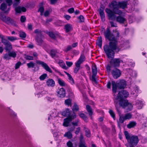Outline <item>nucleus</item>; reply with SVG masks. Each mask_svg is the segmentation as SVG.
Returning a JSON list of instances; mask_svg holds the SVG:
<instances>
[{
  "mask_svg": "<svg viewBox=\"0 0 147 147\" xmlns=\"http://www.w3.org/2000/svg\"><path fill=\"white\" fill-rule=\"evenodd\" d=\"M105 38L108 39L110 42L108 45H105L103 47V50L109 58H114L115 52L118 53L120 49L117 47V40L119 36V33L116 30L112 33L109 28H107L104 32Z\"/></svg>",
  "mask_w": 147,
  "mask_h": 147,
  "instance_id": "nucleus-1",
  "label": "nucleus"
},
{
  "mask_svg": "<svg viewBox=\"0 0 147 147\" xmlns=\"http://www.w3.org/2000/svg\"><path fill=\"white\" fill-rule=\"evenodd\" d=\"M109 7L112 9V11L107 8L105 9V12L109 19L112 20H114L116 18L115 14L120 15L122 14V11L119 9V2H116L115 1H113L109 5Z\"/></svg>",
  "mask_w": 147,
  "mask_h": 147,
  "instance_id": "nucleus-2",
  "label": "nucleus"
},
{
  "mask_svg": "<svg viewBox=\"0 0 147 147\" xmlns=\"http://www.w3.org/2000/svg\"><path fill=\"white\" fill-rule=\"evenodd\" d=\"M116 110L119 116V121L120 123H122L124 121L131 118L132 115L130 113H127L124 115L121 114V112L117 108Z\"/></svg>",
  "mask_w": 147,
  "mask_h": 147,
  "instance_id": "nucleus-3",
  "label": "nucleus"
},
{
  "mask_svg": "<svg viewBox=\"0 0 147 147\" xmlns=\"http://www.w3.org/2000/svg\"><path fill=\"white\" fill-rule=\"evenodd\" d=\"M20 0H14L13 5V7L15 8V10L17 13H20L21 11L25 12L26 9L24 7L18 6L17 7V5L20 3Z\"/></svg>",
  "mask_w": 147,
  "mask_h": 147,
  "instance_id": "nucleus-4",
  "label": "nucleus"
},
{
  "mask_svg": "<svg viewBox=\"0 0 147 147\" xmlns=\"http://www.w3.org/2000/svg\"><path fill=\"white\" fill-rule=\"evenodd\" d=\"M1 42L5 46V49L6 51H10L12 49V45L9 42L4 38V36L2 35L1 36Z\"/></svg>",
  "mask_w": 147,
  "mask_h": 147,
  "instance_id": "nucleus-5",
  "label": "nucleus"
},
{
  "mask_svg": "<svg viewBox=\"0 0 147 147\" xmlns=\"http://www.w3.org/2000/svg\"><path fill=\"white\" fill-rule=\"evenodd\" d=\"M129 95V92L126 90H122L119 91L116 98V100H121L124 98L128 97Z\"/></svg>",
  "mask_w": 147,
  "mask_h": 147,
  "instance_id": "nucleus-6",
  "label": "nucleus"
},
{
  "mask_svg": "<svg viewBox=\"0 0 147 147\" xmlns=\"http://www.w3.org/2000/svg\"><path fill=\"white\" fill-rule=\"evenodd\" d=\"M76 115L75 113L71 116L64 119V122L63 123V125L64 127H67L69 125L70 122L73 119L76 117Z\"/></svg>",
  "mask_w": 147,
  "mask_h": 147,
  "instance_id": "nucleus-7",
  "label": "nucleus"
},
{
  "mask_svg": "<svg viewBox=\"0 0 147 147\" xmlns=\"http://www.w3.org/2000/svg\"><path fill=\"white\" fill-rule=\"evenodd\" d=\"M109 58L111 59L110 63L111 66L115 67H118L120 66V64L121 62H122V60L120 58Z\"/></svg>",
  "mask_w": 147,
  "mask_h": 147,
  "instance_id": "nucleus-8",
  "label": "nucleus"
},
{
  "mask_svg": "<svg viewBox=\"0 0 147 147\" xmlns=\"http://www.w3.org/2000/svg\"><path fill=\"white\" fill-rule=\"evenodd\" d=\"M92 75L91 80L95 83H97L96 76L97 74V69L96 65L94 64L92 65Z\"/></svg>",
  "mask_w": 147,
  "mask_h": 147,
  "instance_id": "nucleus-9",
  "label": "nucleus"
},
{
  "mask_svg": "<svg viewBox=\"0 0 147 147\" xmlns=\"http://www.w3.org/2000/svg\"><path fill=\"white\" fill-rule=\"evenodd\" d=\"M0 19L7 24H12L14 23L13 20L11 19L10 17H6L3 15L0 16Z\"/></svg>",
  "mask_w": 147,
  "mask_h": 147,
  "instance_id": "nucleus-10",
  "label": "nucleus"
},
{
  "mask_svg": "<svg viewBox=\"0 0 147 147\" xmlns=\"http://www.w3.org/2000/svg\"><path fill=\"white\" fill-rule=\"evenodd\" d=\"M36 62L38 64L41 65L42 67L47 71L51 73H52V70L46 63L43 61L38 60H36Z\"/></svg>",
  "mask_w": 147,
  "mask_h": 147,
  "instance_id": "nucleus-11",
  "label": "nucleus"
},
{
  "mask_svg": "<svg viewBox=\"0 0 147 147\" xmlns=\"http://www.w3.org/2000/svg\"><path fill=\"white\" fill-rule=\"evenodd\" d=\"M139 142V139L138 137L136 136H132L129 140V142L132 146L136 145Z\"/></svg>",
  "mask_w": 147,
  "mask_h": 147,
  "instance_id": "nucleus-12",
  "label": "nucleus"
},
{
  "mask_svg": "<svg viewBox=\"0 0 147 147\" xmlns=\"http://www.w3.org/2000/svg\"><path fill=\"white\" fill-rule=\"evenodd\" d=\"M111 74L113 78L116 79L119 77L121 74L120 70L116 68L112 70Z\"/></svg>",
  "mask_w": 147,
  "mask_h": 147,
  "instance_id": "nucleus-13",
  "label": "nucleus"
},
{
  "mask_svg": "<svg viewBox=\"0 0 147 147\" xmlns=\"http://www.w3.org/2000/svg\"><path fill=\"white\" fill-rule=\"evenodd\" d=\"M126 85V82L123 80H120L117 82V87L120 89H124Z\"/></svg>",
  "mask_w": 147,
  "mask_h": 147,
  "instance_id": "nucleus-14",
  "label": "nucleus"
},
{
  "mask_svg": "<svg viewBox=\"0 0 147 147\" xmlns=\"http://www.w3.org/2000/svg\"><path fill=\"white\" fill-rule=\"evenodd\" d=\"M57 96L61 98L64 97L65 96V91L63 88H61L57 91Z\"/></svg>",
  "mask_w": 147,
  "mask_h": 147,
  "instance_id": "nucleus-15",
  "label": "nucleus"
},
{
  "mask_svg": "<svg viewBox=\"0 0 147 147\" xmlns=\"http://www.w3.org/2000/svg\"><path fill=\"white\" fill-rule=\"evenodd\" d=\"M104 7H101L99 10V13L102 21H104L105 20V16L104 12Z\"/></svg>",
  "mask_w": 147,
  "mask_h": 147,
  "instance_id": "nucleus-16",
  "label": "nucleus"
},
{
  "mask_svg": "<svg viewBox=\"0 0 147 147\" xmlns=\"http://www.w3.org/2000/svg\"><path fill=\"white\" fill-rule=\"evenodd\" d=\"M79 147H87L85 145V143L83 139V135L81 134L80 137V142L78 145Z\"/></svg>",
  "mask_w": 147,
  "mask_h": 147,
  "instance_id": "nucleus-17",
  "label": "nucleus"
},
{
  "mask_svg": "<svg viewBox=\"0 0 147 147\" xmlns=\"http://www.w3.org/2000/svg\"><path fill=\"white\" fill-rule=\"evenodd\" d=\"M7 5L6 4L3 3L1 4L0 7V9L2 11H4V13L6 14H7L10 9V8H8L7 10H5V9H7Z\"/></svg>",
  "mask_w": 147,
  "mask_h": 147,
  "instance_id": "nucleus-18",
  "label": "nucleus"
},
{
  "mask_svg": "<svg viewBox=\"0 0 147 147\" xmlns=\"http://www.w3.org/2000/svg\"><path fill=\"white\" fill-rule=\"evenodd\" d=\"M119 102V105L123 108H125L127 106L128 102L127 100L123 99L121 100H118Z\"/></svg>",
  "mask_w": 147,
  "mask_h": 147,
  "instance_id": "nucleus-19",
  "label": "nucleus"
},
{
  "mask_svg": "<svg viewBox=\"0 0 147 147\" xmlns=\"http://www.w3.org/2000/svg\"><path fill=\"white\" fill-rule=\"evenodd\" d=\"M115 19L117 22L120 24L124 23L126 21V19L120 15L117 17H116Z\"/></svg>",
  "mask_w": 147,
  "mask_h": 147,
  "instance_id": "nucleus-20",
  "label": "nucleus"
},
{
  "mask_svg": "<svg viewBox=\"0 0 147 147\" xmlns=\"http://www.w3.org/2000/svg\"><path fill=\"white\" fill-rule=\"evenodd\" d=\"M47 85L48 86L53 87L55 86V81L52 79H48L46 82Z\"/></svg>",
  "mask_w": 147,
  "mask_h": 147,
  "instance_id": "nucleus-21",
  "label": "nucleus"
},
{
  "mask_svg": "<svg viewBox=\"0 0 147 147\" xmlns=\"http://www.w3.org/2000/svg\"><path fill=\"white\" fill-rule=\"evenodd\" d=\"M117 47H119L120 49L119 51L121 50H123L128 47H129V43L127 42H125L122 44H121L120 46L117 45Z\"/></svg>",
  "mask_w": 147,
  "mask_h": 147,
  "instance_id": "nucleus-22",
  "label": "nucleus"
},
{
  "mask_svg": "<svg viewBox=\"0 0 147 147\" xmlns=\"http://www.w3.org/2000/svg\"><path fill=\"white\" fill-rule=\"evenodd\" d=\"M85 60V57L84 55H81L79 59L76 63L80 65Z\"/></svg>",
  "mask_w": 147,
  "mask_h": 147,
  "instance_id": "nucleus-23",
  "label": "nucleus"
},
{
  "mask_svg": "<svg viewBox=\"0 0 147 147\" xmlns=\"http://www.w3.org/2000/svg\"><path fill=\"white\" fill-rule=\"evenodd\" d=\"M112 91L113 92L115 93L117 91V83H116L114 81H112Z\"/></svg>",
  "mask_w": 147,
  "mask_h": 147,
  "instance_id": "nucleus-24",
  "label": "nucleus"
},
{
  "mask_svg": "<svg viewBox=\"0 0 147 147\" xmlns=\"http://www.w3.org/2000/svg\"><path fill=\"white\" fill-rule=\"evenodd\" d=\"M119 8H121L124 9L126 8L127 6V3L125 1L119 2Z\"/></svg>",
  "mask_w": 147,
  "mask_h": 147,
  "instance_id": "nucleus-25",
  "label": "nucleus"
},
{
  "mask_svg": "<svg viewBox=\"0 0 147 147\" xmlns=\"http://www.w3.org/2000/svg\"><path fill=\"white\" fill-rule=\"evenodd\" d=\"M70 113L69 109H67L65 111L62 112V115L65 117L68 116L69 117L70 115Z\"/></svg>",
  "mask_w": 147,
  "mask_h": 147,
  "instance_id": "nucleus-26",
  "label": "nucleus"
},
{
  "mask_svg": "<svg viewBox=\"0 0 147 147\" xmlns=\"http://www.w3.org/2000/svg\"><path fill=\"white\" fill-rule=\"evenodd\" d=\"M86 109L89 115L90 116L91 118L92 119L91 116L93 113L92 108L89 105H87L86 106Z\"/></svg>",
  "mask_w": 147,
  "mask_h": 147,
  "instance_id": "nucleus-27",
  "label": "nucleus"
},
{
  "mask_svg": "<svg viewBox=\"0 0 147 147\" xmlns=\"http://www.w3.org/2000/svg\"><path fill=\"white\" fill-rule=\"evenodd\" d=\"M57 53V52L56 50L52 49L51 51L50 54L51 57L53 58L56 56Z\"/></svg>",
  "mask_w": 147,
  "mask_h": 147,
  "instance_id": "nucleus-28",
  "label": "nucleus"
},
{
  "mask_svg": "<svg viewBox=\"0 0 147 147\" xmlns=\"http://www.w3.org/2000/svg\"><path fill=\"white\" fill-rule=\"evenodd\" d=\"M136 125V123L135 121H131L127 125V127L129 128H131L133 127Z\"/></svg>",
  "mask_w": 147,
  "mask_h": 147,
  "instance_id": "nucleus-29",
  "label": "nucleus"
},
{
  "mask_svg": "<svg viewBox=\"0 0 147 147\" xmlns=\"http://www.w3.org/2000/svg\"><path fill=\"white\" fill-rule=\"evenodd\" d=\"M64 136L65 137H67L68 139H70L72 137V135L71 132L68 131L65 133Z\"/></svg>",
  "mask_w": 147,
  "mask_h": 147,
  "instance_id": "nucleus-30",
  "label": "nucleus"
},
{
  "mask_svg": "<svg viewBox=\"0 0 147 147\" xmlns=\"http://www.w3.org/2000/svg\"><path fill=\"white\" fill-rule=\"evenodd\" d=\"M98 40L96 42L97 45L100 47L101 48L102 45V40L101 36H99L98 37Z\"/></svg>",
  "mask_w": 147,
  "mask_h": 147,
  "instance_id": "nucleus-31",
  "label": "nucleus"
},
{
  "mask_svg": "<svg viewBox=\"0 0 147 147\" xmlns=\"http://www.w3.org/2000/svg\"><path fill=\"white\" fill-rule=\"evenodd\" d=\"M35 40L38 45H41L43 42V40L41 39L38 36L36 37Z\"/></svg>",
  "mask_w": 147,
  "mask_h": 147,
  "instance_id": "nucleus-32",
  "label": "nucleus"
},
{
  "mask_svg": "<svg viewBox=\"0 0 147 147\" xmlns=\"http://www.w3.org/2000/svg\"><path fill=\"white\" fill-rule=\"evenodd\" d=\"M75 65L76 67L74 69V73L76 74L77 73V72H78V71L80 69V65L79 64L77 63H76Z\"/></svg>",
  "mask_w": 147,
  "mask_h": 147,
  "instance_id": "nucleus-33",
  "label": "nucleus"
},
{
  "mask_svg": "<svg viewBox=\"0 0 147 147\" xmlns=\"http://www.w3.org/2000/svg\"><path fill=\"white\" fill-rule=\"evenodd\" d=\"M79 116L82 118L86 122H87L88 118L86 116L84 113H81L79 114Z\"/></svg>",
  "mask_w": 147,
  "mask_h": 147,
  "instance_id": "nucleus-34",
  "label": "nucleus"
},
{
  "mask_svg": "<svg viewBox=\"0 0 147 147\" xmlns=\"http://www.w3.org/2000/svg\"><path fill=\"white\" fill-rule=\"evenodd\" d=\"M58 83L59 85L62 86H65L66 84L64 81L60 78L58 79Z\"/></svg>",
  "mask_w": 147,
  "mask_h": 147,
  "instance_id": "nucleus-35",
  "label": "nucleus"
},
{
  "mask_svg": "<svg viewBox=\"0 0 147 147\" xmlns=\"http://www.w3.org/2000/svg\"><path fill=\"white\" fill-rule=\"evenodd\" d=\"M124 134L126 140H127L128 142H129L131 136H130L129 135L128 132L127 131H124Z\"/></svg>",
  "mask_w": 147,
  "mask_h": 147,
  "instance_id": "nucleus-36",
  "label": "nucleus"
},
{
  "mask_svg": "<svg viewBox=\"0 0 147 147\" xmlns=\"http://www.w3.org/2000/svg\"><path fill=\"white\" fill-rule=\"evenodd\" d=\"M27 65L28 67L30 68H33L35 66V63L32 61H31L29 63L27 64Z\"/></svg>",
  "mask_w": 147,
  "mask_h": 147,
  "instance_id": "nucleus-37",
  "label": "nucleus"
},
{
  "mask_svg": "<svg viewBox=\"0 0 147 147\" xmlns=\"http://www.w3.org/2000/svg\"><path fill=\"white\" fill-rule=\"evenodd\" d=\"M65 29L66 32H68L71 30V27L70 24H67L65 26Z\"/></svg>",
  "mask_w": 147,
  "mask_h": 147,
  "instance_id": "nucleus-38",
  "label": "nucleus"
},
{
  "mask_svg": "<svg viewBox=\"0 0 147 147\" xmlns=\"http://www.w3.org/2000/svg\"><path fill=\"white\" fill-rule=\"evenodd\" d=\"M136 105L138 107V108L141 109L143 106L142 102L138 100L136 102Z\"/></svg>",
  "mask_w": 147,
  "mask_h": 147,
  "instance_id": "nucleus-39",
  "label": "nucleus"
},
{
  "mask_svg": "<svg viewBox=\"0 0 147 147\" xmlns=\"http://www.w3.org/2000/svg\"><path fill=\"white\" fill-rule=\"evenodd\" d=\"M46 33L52 39H55V34L52 32H46Z\"/></svg>",
  "mask_w": 147,
  "mask_h": 147,
  "instance_id": "nucleus-40",
  "label": "nucleus"
},
{
  "mask_svg": "<svg viewBox=\"0 0 147 147\" xmlns=\"http://www.w3.org/2000/svg\"><path fill=\"white\" fill-rule=\"evenodd\" d=\"M3 58L4 59L8 60L10 59L11 58L9 53H6L4 54L3 57Z\"/></svg>",
  "mask_w": 147,
  "mask_h": 147,
  "instance_id": "nucleus-41",
  "label": "nucleus"
},
{
  "mask_svg": "<svg viewBox=\"0 0 147 147\" xmlns=\"http://www.w3.org/2000/svg\"><path fill=\"white\" fill-rule=\"evenodd\" d=\"M7 38L10 41L13 42L17 39L16 37L12 36H9L7 37Z\"/></svg>",
  "mask_w": 147,
  "mask_h": 147,
  "instance_id": "nucleus-42",
  "label": "nucleus"
},
{
  "mask_svg": "<svg viewBox=\"0 0 147 147\" xmlns=\"http://www.w3.org/2000/svg\"><path fill=\"white\" fill-rule=\"evenodd\" d=\"M65 103L66 105L71 106V101L70 99H68L65 100Z\"/></svg>",
  "mask_w": 147,
  "mask_h": 147,
  "instance_id": "nucleus-43",
  "label": "nucleus"
},
{
  "mask_svg": "<svg viewBox=\"0 0 147 147\" xmlns=\"http://www.w3.org/2000/svg\"><path fill=\"white\" fill-rule=\"evenodd\" d=\"M19 36L21 38H24L26 37V34L24 32L20 31L19 32Z\"/></svg>",
  "mask_w": 147,
  "mask_h": 147,
  "instance_id": "nucleus-44",
  "label": "nucleus"
},
{
  "mask_svg": "<svg viewBox=\"0 0 147 147\" xmlns=\"http://www.w3.org/2000/svg\"><path fill=\"white\" fill-rule=\"evenodd\" d=\"M47 76V74H44L39 77V79L41 80H43L46 78Z\"/></svg>",
  "mask_w": 147,
  "mask_h": 147,
  "instance_id": "nucleus-45",
  "label": "nucleus"
},
{
  "mask_svg": "<svg viewBox=\"0 0 147 147\" xmlns=\"http://www.w3.org/2000/svg\"><path fill=\"white\" fill-rule=\"evenodd\" d=\"M10 55V57H12L13 58H15L16 56V53L14 51H12L11 52L9 53Z\"/></svg>",
  "mask_w": 147,
  "mask_h": 147,
  "instance_id": "nucleus-46",
  "label": "nucleus"
},
{
  "mask_svg": "<svg viewBox=\"0 0 147 147\" xmlns=\"http://www.w3.org/2000/svg\"><path fill=\"white\" fill-rule=\"evenodd\" d=\"M68 79L69 80V82L71 84H74V80L72 78L71 75L69 76L68 77Z\"/></svg>",
  "mask_w": 147,
  "mask_h": 147,
  "instance_id": "nucleus-47",
  "label": "nucleus"
},
{
  "mask_svg": "<svg viewBox=\"0 0 147 147\" xmlns=\"http://www.w3.org/2000/svg\"><path fill=\"white\" fill-rule=\"evenodd\" d=\"M138 89L139 88L138 87H136L135 88V92L136 93L135 94L134 93L133 94L131 93V94H133V97H134L135 98H136L137 96V93L138 92Z\"/></svg>",
  "mask_w": 147,
  "mask_h": 147,
  "instance_id": "nucleus-48",
  "label": "nucleus"
},
{
  "mask_svg": "<svg viewBox=\"0 0 147 147\" xmlns=\"http://www.w3.org/2000/svg\"><path fill=\"white\" fill-rule=\"evenodd\" d=\"M79 120L78 119H76L75 121L72 122L71 123L74 126H77L79 125Z\"/></svg>",
  "mask_w": 147,
  "mask_h": 147,
  "instance_id": "nucleus-49",
  "label": "nucleus"
},
{
  "mask_svg": "<svg viewBox=\"0 0 147 147\" xmlns=\"http://www.w3.org/2000/svg\"><path fill=\"white\" fill-rule=\"evenodd\" d=\"M25 58L26 60H33L34 59L33 57L32 56L28 55H25Z\"/></svg>",
  "mask_w": 147,
  "mask_h": 147,
  "instance_id": "nucleus-50",
  "label": "nucleus"
},
{
  "mask_svg": "<svg viewBox=\"0 0 147 147\" xmlns=\"http://www.w3.org/2000/svg\"><path fill=\"white\" fill-rule=\"evenodd\" d=\"M132 107L133 106L131 104L128 103V105L126 107H127V111H130L131 110Z\"/></svg>",
  "mask_w": 147,
  "mask_h": 147,
  "instance_id": "nucleus-51",
  "label": "nucleus"
},
{
  "mask_svg": "<svg viewBox=\"0 0 147 147\" xmlns=\"http://www.w3.org/2000/svg\"><path fill=\"white\" fill-rule=\"evenodd\" d=\"M109 113L111 116L114 119H115V115L114 112L112 110H109Z\"/></svg>",
  "mask_w": 147,
  "mask_h": 147,
  "instance_id": "nucleus-52",
  "label": "nucleus"
},
{
  "mask_svg": "<svg viewBox=\"0 0 147 147\" xmlns=\"http://www.w3.org/2000/svg\"><path fill=\"white\" fill-rule=\"evenodd\" d=\"M79 109L76 103L74 104L73 107V110L74 111H77Z\"/></svg>",
  "mask_w": 147,
  "mask_h": 147,
  "instance_id": "nucleus-53",
  "label": "nucleus"
},
{
  "mask_svg": "<svg viewBox=\"0 0 147 147\" xmlns=\"http://www.w3.org/2000/svg\"><path fill=\"white\" fill-rule=\"evenodd\" d=\"M72 49V47L71 46L69 45L66 48L64 49L63 51L66 52H67Z\"/></svg>",
  "mask_w": 147,
  "mask_h": 147,
  "instance_id": "nucleus-54",
  "label": "nucleus"
},
{
  "mask_svg": "<svg viewBox=\"0 0 147 147\" xmlns=\"http://www.w3.org/2000/svg\"><path fill=\"white\" fill-rule=\"evenodd\" d=\"M41 32V30L38 29H36L34 30V32L37 35V36H38V35H40Z\"/></svg>",
  "mask_w": 147,
  "mask_h": 147,
  "instance_id": "nucleus-55",
  "label": "nucleus"
},
{
  "mask_svg": "<svg viewBox=\"0 0 147 147\" xmlns=\"http://www.w3.org/2000/svg\"><path fill=\"white\" fill-rule=\"evenodd\" d=\"M44 10V8L42 7H41L39 8L38 11L40 12L41 15L42 16L43 15Z\"/></svg>",
  "mask_w": 147,
  "mask_h": 147,
  "instance_id": "nucleus-56",
  "label": "nucleus"
},
{
  "mask_svg": "<svg viewBox=\"0 0 147 147\" xmlns=\"http://www.w3.org/2000/svg\"><path fill=\"white\" fill-rule=\"evenodd\" d=\"M85 132L86 136L88 137H90V130L88 129H86L85 130Z\"/></svg>",
  "mask_w": 147,
  "mask_h": 147,
  "instance_id": "nucleus-57",
  "label": "nucleus"
},
{
  "mask_svg": "<svg viewBox=\"0 0 147 147\" xmlns=\"http://www.w3.org/2000/svg\"><path fill=\"white\" fill-rule=\"evenodd\" d=\"M21 63L20 61L17 62L15 65V69H17L21 65Z\"/></svg>",
  "mask_w": 147,
  "mask_h": 147,
  "instance_id": "nucleus-58",
  "label": "nucleus"
},
{
  "mask_svg": "<svg viewBox=\"0 0 147 147\" xmlns=\"http://www.w3.org/2000/svg\"><path fill=\"white\" fill-rule=\"evenodd\" d=\"M5 1L9 6H10L12 4L13 0H5Z\"/></svg>",
  "mask_w": 147,
  "mask_h": 147,
  "instance_id": "nucleus-59",
  "label": "nucleus"
},
{
  "mask_svg": "<svg viewBox=\"0 0 147 147\" xmlns=\"http://www.w3.org/2000/svg\"><path fill=\"white\" fill-rule=\"evenodd\" d=\"M66 64L67 66L69 67H70L72 65L73 63L72 62H71L66 61Z\"/></svg>",
  "mask_w": 147,
  "mask_h": 147,
  "instance_id": "nucleus-60",
  "label": "nucleus"
},
{
  "mask_svg": "<svg viewBox=\"0 0 147 147\" xmlns=\"http://www.w3.org/2000/svg\"><path fill=\"white\" fill-rule=\"evenodd\" d=\"M67 145L68 147H73L72 143L70 141H69L67 142Z\"/></svg>",
  "mask_w": 147,
  "mask_h": 147,
  "instance_id": "nucleus-61",
  "label": "nucleus"
},
{
  "mask_svg": "<svg viewBox=\"0 0 147 147\" xmlns=\"http://www.w3.org/2000/svg\"><path fill=\"white\" fill-rule=\"evenodd\" d=\"M78 18L80 19L81 22H84V18L83 16L80 15L78 17Z\"/></svg>",
  "mask_w": 147,
  "mask_h": 147,
  "instance_id": "nucleus-62",
  "label": "nucleus"
},
{
  "mask_svg": "<svg viewBox=\"0 0 147 147\" xmlns=\"http://www.w3.org/2000/svg\"><path fill=\"white\" fill-rule=\"evenodd\" d=\"M26 19V17L24 16H21L20 21L22 22H24L25 21Z\"/></svg>",
  "mask_w": 147,
  "mask_h": 147,
  "instance_id": "nucleus-63",
  "label": "nucleus"
},
{
  "mask_svg": "<svg viewBox=\"0 0 147 147\" xmlns=\"http://www.w3.org/2000/svg\"><path fill=\"white\" fill-rule=\"evenodd\" d=\"M67 11L69 13H72L74 12V9L73 7L69 9Z\"/></svg>",
  "mask_w": 147,
  "mask_h": 147,
  "instance_id": "nucleus-64",
  "label": "nucleus"
}]
</instances>
